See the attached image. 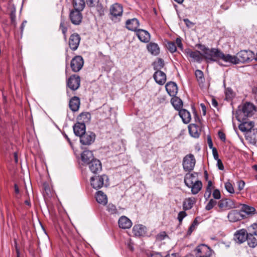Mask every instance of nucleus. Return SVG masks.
<instances>
[{"label": "nucleus", "mask_w": 257, "mask_h": 257, "mask_svg": "<svg viewBox=\"0 0 257 257\" xmlns=\"http://www.w3.org/2000/svg\"><path fill=\"white\" fill-rule=\"evenodd\" d=\"M256 111L255 105L250 102L240 104L236 110L235 116L238 120L246 119L251 117Z\"/></svg>", "instance_id": "nucleus-1"}, {"label": "nucleus", "mask_w": 257, "mask_h": 257, "mask_svg": "<svg viewBox=\"0 0 257 257\" xmlns=\"http://www.w3.org/2000/svg\"><path fill=\"white\" fill-rule=\"evenodd\" d=\"M74 134L80 138V143L84 145H90L95 139V134L86 130H73Z\"/></svg>", "instance_id": "nucleus-2"}, {"label": "nucleus", "mask_w": 257, "mask_h": 257, "mask_svg": "<svg viewBox=\"0 0 257 257\" xmlns=\"http://www.w3.org/2000/svg\"><path fill=\"white\" fill-rule=\"evenodd\" d=\"M213 252V250L207 245L200 244L186 257H210Z\"/></svg>", "instance_id": "nucleus-3"}, {"label": "nucleus", "mask_w": 257, "mask_h": 257, "mask_svg": "<svg viewBox=\"0 0 257 257\" xmlns=\"http://www.w3.org/2000/svg\"><path fill=\"white\" fill-rule=\"evenodd\" d=\"M196 47L203 52V53L202 54L203 58L206 60L207 62L216 61L214 57L218 48L209 49L205 45L201 44H196Z\"/></svg>", "instance_id": "nucleus-4"}, {"label": "nucleus", "mask_w": 257, "mask_h": 257, "mask_svg": "<svg viewBox=\"0 0 257 257\" xmlns=\"http://www.w3.org/2000/svg\"><path fill=\"white\" fill-rule=\"evenodd\" d=\"M214 58L216 59V61L218 63L222 66V64H220L219 60H222L225 62H228L233 64H238V59L236 56H232L230 54H224L220 50L218 49L216 50V53L215 54Z\"/></svg>", "instance_id": "nucleus-5"}, {"label": "nucleus", "mask_w": 257, "mask_h": 257, "mask_svg": "<svg viewBox=\"0 0 257 257\" xmlns=\"http://www.w3.org/2000/svg\"><path fill=\"white\" fill-rule=\"evenodd\" d=\"M109 18L115 23L120 21L119 17L122 16L123 7L121 5L115 3L111 5L109 10Z\"/></svg>", "instance_id": "nucleus-6"}, {"label": "nucleus", "mask_w": 257, "mask_h": 257, "mask_svg": "<svg viewBox=\"0 0 257 257\" xmlns=\"http://www.w3.org/2000/svg\"><path fill=\"white\" fill-rule=\"evenodd\" d=\"M91 114L87 112L81 113L77 118V123L74 124L73 128H86V124L89 123Z\"/></svg>", "instance_id": "nucleus-7"}, {"label": "nucleus", "mask_w": 257, "mask_h": 257, "mask_svg": "<svg viewBox=\"0 0 257 257\" xmlns=\"http://www.w3.org/2000/svg\"><path fill=\"white\" fill-rule=\"evenodd\" d=\"M196 160L192 154L186 155L183 159V168L185 172H191L194 168Z\"/></svg>", "instance_id": "nucleus-8"}, {"label": "nucleus", "mask_w": 257, "mask_h": 257, "mask_svg": "<svg viewBox=\"0 0 257 257\" xmlns=\"http://www.w3.org/2000/svg\"><path fill=\"white\" fill-rule=\"evenodd\" d=\"M238 64L251 62L254 58V53L250 50H241L237 54Z\"/></svg>", "instance_id": "nucleus-9"}, {"label": "nucleus", "mask_w": 257, "mask_h": 257, "mask_svg": "<svg viewBox=\"0 0 257 257\" xmlns=\"http://www.w3.org/2000/svg\"><path fill=\"white\" fill-rule=\"evenodd\" d=\"M219 210H217L219 212L224 210H229L236 207L235 202L229 198H222L217 203Z\"/></svg>", "instance_id": "nucleus-10"}, {"label": "nucleus", "mask_w": 257, "mask_h": 257, "mask_svg": "<svg viewBox=\"0 0 257 257\" xmlns=\"http://www.w3.org/2000/svg\"><path fill=\"white\" fill-rule=\"evenodd\" d=\"M105 179L108 180V176L105 174L92 176L90 179L91 186L93 188L98 190L103 187Z\"/></svg>", "instance_id": "nucleus-11"}, {"label": "nucleus", "mask_w": 257, "mask_h": 257, "mask_svg": "<svg viewBox=\"0 0 257 257\" xmlns=\"http://www.w3.org/2000/svg\"><path fill=\"white\" fill-rule=\"evenodd\" d=\"M244 136L249 144L256 145L257 143V130H239Z\"/></svg>", "instance_id": "nucleus-12"}, {"label": "nucleus", "mask_w": 257, "mask_h": 257, "mask_svg": "<svg viewBox=\"0 0 257 257\" xmlns=\"http://www.w3.org/2000/svg\"><path fill=\"white\" fill-rule=\"evenodd\" d=\"M84 60L82 56L77 55L75 56L71 61L70 67L74 72H79L82 68Z\"/></svg>", "instance_id": "nucleus-13"}, {"label": "nucleus", "mask_w": 257, "mask_h": 257, "mask_svg": "<svg viewBox=\"0 0 257 257\" xmlns=\"http://www.w3.org/2000/svg\"><path fill=\"white\" fill-rule=\"evenodd\" d=\"M81 11L72 9L70 10L69 18L71 22L75 25H80L82 20V14Z\"/></svg>", "instance_id": "nucleus-14"}, {"label": "nucleus", "mask_w": 257, "mask_h": 257, "mask_svg": "<svg viewBox=\"0 0 257 257\" xmlns=\"http://www.w3.org/2000/svg\"><path fill=\"white\" fill-rule=\"evenodd\" d=\"M80 84V77L76 74L72 75L67 80V86L72 90L78 89Z\"/></svg>", "instance_id": "nucleus-15"}, {"label": "nucleus", "mask_w": 257, "mask_h": 257, "mask_svg": "<svg viewBox=\"0 0 257 257\" xmlns=\"http://www.w3.org/2000/svg\"><path fill=\"white\" fill-rule=\"evenodd\" d=\"M184 53L186 56L191 58L193 61L198 63H200L204 58L203 54L198 50L193 51L190 49L187 48L184 50Z\"/></svg>", "instance_id": "nucleus-16"}, {"label": "nucleus", "mask_w": 257, "mask_h": 257, "mask_svg": "<svg viewBox=\"0 0 257 257\" xmlns=\"http://www.w3.org/2000/svg\"><path fill=\"white\" fill-rule=\"evenodd\" d=\"M81 40L80 35L74 33L71 34L69 39V48L73 51H75L77 49Z\"/></svg>", "instance_id": "nucleus-17"}, {"label": "nucleus", "mask_w": 257, "mask_h": 257, "mask_svg": "<svg viewBox=\"0 0 257 257\" xmlns=\"http://www.w3.org/2000/svg\"><path fill=\"white\" fill-rule=\"evenodd\" d=\"M248 232L245 229H241L237 230L233 237L234 241L239 244H241L246 241L247 238Z\"/></svg>", "instance_id": "nucleus-18"}, {"label": "nucleus", "mask_w": 257, "mask_h": 257, "mask_svg": "<svg viewBox=\"0 0 257 257\" xmlns=\"http://www.w3.org/2000/svg\"><path fill=\"white\" fill-rule=\"evenodd\" d=\"M89 170L93 174H98L102 170V164L100 161L94 158L88 165Z\"/></svg>", "instance_id": "nucleus-19"}, {"label": "nucleus", "mask_w": 257, "mask_h": 257, "mask_svg": "<svg viewBox=\"0 0 257 257\" xmlns=\"http://www.w3.org/2000/svg\"><path fill=\"white\" fill-rule=\"evenodd\" d=\"M94 158L93 152L91 151L84 150L81 154V160L83 162V165H88Z\"/></svg>", "instance_id": "nucleus-20"}, {"label": "nucleus", "mask_w": 257, "mask_h": 257, "mask_svg": "<svg viewBox=\"0 0 257 257\" xmlns=\"http://www.w3.org/2000/svg\"><path fill=\"white\" fill-rule=\"evenodd\" d=\"M189 186H187L189 188H191V193L192 194H197L202 188V183L200 180L196 181L193 182L192 180L189 181L188 182Z\"/></svg>", "instance_id": "nucleus-21"}, {"label": "nucleus", "mask_w": 257, "mask_h": 257, "mask_svg": "<svg viewBox=\"0 0 257 257\" xmlns=\"http://www.w3.org/2000/svg\"><path fill=\"white\" fill-rule=\"evenodd\" d=\"M153 78L156 82L160 85H164L167 80L166 74L162 71H155Z\"/></svg>", "instance_id": "nucleus-22"}, {"label": "nucleus", "mask_w": 257, "mask_h": 257, "mask_svg": "<svg viewBox=\"0 0 257 257\" xmlns=\"http://www.w3.org/2000/svg\"><path fill=\"white\" fill-rule=\"evenodd\" d=\"M166 90L170 96H175L178 92L177 84L173 81L167 82L165 85Z\"/></svg>", "instance_id": "nucleus-23"}, {"label": "nucleus", "mask_w": 257, "mask_h": 257, "mask_svg": "<svg viewBox=\"0 0 257 257\" xmlns=\"http://www.w3.org/2000/svg\"><path fill=\"white\" fill-rule=\"evenodd\" d=\"M140 26L139 20L137 18L128 19L125 22V27L128 30L137 32L139 30L138 28Z\"/></svg>", "instance_id": "nucleus-24"}, {"label": "nucleus", "mask_w": 257, "mask_h": 257, "mask_svg": "<svg viewBox=\"0 0 257 257\" xmlns=\"http://www.w3.org/2000/svg\"><path fill=\"white\" fill-rule=\"evenodd\" d=\"M133 233L135 236H144L146 235L147 228L142 224H136L133 228Z\"/></svg>", "instance_id": "nucleus-25"}, {"label": "nucleus", "mask_w": 257, "mask_h": 257, "mask_svg": "<svg viewBox=\"0 0 257 257\" xmlns=\"http://www.w3.org/2000/svg\"><path fill=\"white\" fill-rule=\"evenodd\" d=\"M244 216L245 215L236 210H233L229 212L227 216L229 220L233 222H236L243 218Z\"/></svg>", "instance_id": "nucleus-26"}, {"label": "nucleus", "mask_w": 257, "mask_h": 257, "mask_svg": "<svg viewBox=\"0 0 257 257\" xmlns=\"http://www.w3.org/2000/svg\"><path fill=\"white\" fill-rule=\"evenodd\" d=\"M136 35L139 40L142 42L148 43L150 40V34L145 30L139 29L136 32Z\"/></svg>", "instance_id": "nucleus-27"}, {"label": "nucleus", "mask_w": 257, "mask_h": 257, "mask_svg": "<svg viewBox=\"0 0 257 257\" xmlns=\"http://www.w3.org/2000/svg\"><path fill=\"white\" fill-rule=\"evenodd\" d=\"M118 223L119 227L122 229L130 228L132 225L131 220L125 216L119 218Z\"/></svg>", "instance_id": "nucleus-28"}, {"label": "nucleus", "mask_w": 257, "mask_h": 257, "mask_svg": "<svg viewBox=\"0 0 257 257\" xmlns=\"http://www.w3.org/2000/svg\"><path fill=\"white\" fill-rule=\"evenodd\" d=\"M193 113L195 123L190 124L189 125H188V128H191L192 126L195 127V128L204 127V125H203L202 124V122L201 121V118L198 115L197 112H196V111L195 110V109H194V110H193Z\"/></svg>", "instance_id": "nucleus-29"}, {"label": "nucleus", "mask_w": 257, "mask_h": 257, "mask_svg": "<svg viewBox=\"0 0 257 257\" xmlns=\"http://www.w3.org/2000/svg\"><path fill=\"white\" fill-rule=\"evenodd\" d=\"M80 104V99L78 97L74 96L69 101V107L73 111L78 110Z\"/></svg>", "instance_id": "nucleus-30"}, {"label": "nucleus", "mask_w": 257, "mask_h": 257, "mask_svg": "<svg viewBox=\"0 0 257 257\" xmlns=\"http://www.w3.org/2000/svg\"><path fill=\"white\" fill-rule=\"evenodd\" d=\"M148 51L153 55L157 56L160 53V48L157 43L150 42L147 45Z\"/></svg>", "instance_id": "nucleus-31"}, {"label": "nucleus", "mask_w": 257, "mask_h": 257, "mask_svg": "<svg viewBox=\"0 0 257 257\" xmlns=\"http://www.w3.org/2000/svg\"><path fill=\"white\" fill-rule=\"evenodd\" d=\"M179 115L184 123L188 124L190 122L191 114L188 110L185 109H182L179 111Z\"/></svg>", "instance_id": "nucleus-32"}, {"label": "nucleus", "mask_w": 257, "mask_h": 257, "mask_svg": "<svg viewBox=\"0 0 257 257\" xmlns=\"http://www.w3.org/2000/svg\"><path fill=\"white\" fill-rule=\"evenodd\" d=\"M255 232H251L247 234V238L246 241L248 246L251 248H254L257 245V238L254 236L255 235Z\"/></svg>", "instance_id": "nucleus-33"}, {"label": "nucleus", "mask_w": 257, "mask_h": 257, "mask_svg": "<svg viewBox=\"0 0 257 257\" xmlns=\"http://www.w3.org/2000/svg\"><path fill=\"white\" fill-rule=\"evenodd\" d=\"M171 102L174 108L177 110L179 111L183 109V101L179 97L176 96H173L171 99Z\"/></svg>", "instance_id": "nucleus-34"}, {"label": "nucleus", "mask_w": 257, "mask_h": 257, "mask_svg": "<svg viewBox=\"0 0 257 257\" xmlns=\"http://www.w3.org/2000/svg\"><path fill=\"white\" fill-rule=\"evenodd\" d=\"M196 202V200L194 197H189L186 199L183 203V210L186 211L191 209Z\"/></svg>", "instance_id": "nucleus-35"}, {"label": "nucleus", "mask_w": 257, "mask_h": 257, "mask_svg": "<svg viewBox=\"0 0 257 257\" xmlns=\"http://www.w3.org/2000/svg\"><path fill=\"white\" fill-rule=\"evenodd\" d=\"M68 22H66L62 16L61 17V21L59 26V29L61 30L62 33L63 35L64 39L65 41H66L67 39V32L68 30L67 28Z\"/></svg>", "instance_id": "nucleus-36"}, {"label": "nucleus", "mask_w": 257, "mask_h": 257, "mask_svg": "<svg viewBox=\"0 0 257 257\" xmlns=\"http://www.w3.org/2000/svg\"><path fill=\"white\" fill-rule=\"evenodd\" d=\"M238 121L241 122L238 126V128H252L254 126V121L249 120L247 118Z\"/></svg>", "instance_id": "nucleus-37"}, {"label": "nucleus", "mask_w": 257, "mask_h": 257, "mask_svg": "<svg viewBox=\"0 0 257 257\" xmlns=\"http://www.w3.org/2000/svg\"><path fill=\"white\" fill-rule=\"evenodd\" d=\"M152 66L155 71H161V69L165 66L164 60L161 58H157V59L152 63Z\"/></svg>", "instance_id": "nucleus-38"}, {"label": "nucleus", "mask_w": 257, "mask_h": 257, "mask_svg": "<svg viewBox=\"0 0 257 257\" xmlns=\"http://www.w3.org/2000/svg\"><path fill=\"white\" fill-rule=\"evenodd\" d=\"M96 200L98 203L104 205L107 202V196L102 191H97Z\"/></svg>", "instance_id": "nucleus-39"}, {"label": "nucleus", "mask_w": 257, "mask_h": 257, "mask_svg": "<svg viewBox=\"0 0 257 257\" xmlns=\"http://www.w3.org/2000/svg\"><path fill=\"white\" fill-rule=\"evenodd\" d=\"M255 211V209L251 206H248L246 204H242V207L241 208L239 212L241 213H244L245 214V217H246V215H251L254 213Z\"/></svg>", "instance_id": "nucleus-40"}, {"label": "nucleus", "mask_w": 257, "mask_h": 257, "mask_svg": "<svg viewBox=\"0 0 257 257\" xmlns=\"http://www.w3.org/2000/svg\"><path fill=\"white\" fill-rule=\"evenodd\" d=\"M73 10L82 11L85 6L84 0H73Z\"/></svg>", "instance_id": "nucleus-41"}, {"label": "nucleus", "mask_w": 257, "mask_h": 257, "mask_svg": "<svg viewBox=\"0 0 257 257\" xmlns=\"http://www.w3.org/2000/svg\"><path fill=\"white\" fill-rule=\"evenodd\" d=\"M195 75L199 86L203 85L205 82L203 72L201 70L197 69L195 72Z\"/></svg>", "instance_id": "nucleus-42"}, {"label": "nucleus", "mask_w": 257, "mask_h": 257, "mask_svg": "<svg viewBox=\"0 0 257 257\" xmlns=\"http://www.w3.org/2000/svg\"><path fill=\"white\" fill-rule=\"evenodd\" d=\"M106 211L110 215L118 214L119 212L115 205L111 203H109L106 205Z\"/></svg>", "instance_id": "nucleus-43"}, {"label": "nucleus", "mask_w": 257, "mask_h": 257, "mask_svg": "<svg viewBox=\"0 0 257 257\" xmlns=\"http://www.w3.org/2000/svg\"><path fill=\"white\" fill-rule=\"evenodd\" d=\"M95 9L98 14V17H102L104 15L105 8L101 3L98 2L95 5Z\"/></svg>", "instance_id": "nucleus-44"}, {"label": "nucleus", "mask_w": 257, "mask_h": 257, "mask_svg": "<svg viewBox=\"0 0 257 257\" xmlns=\"http://www.w3.org/2000/svg\"><path fill=\"white\" fill-rule=\"evenodd\" d=\"M190 173V172H188L184 176V182L186 186H189L188 182H189V181L192 180L193 178H195L196 176H197L198 174L197 172H193V173Z\"/></svg>", "instance_id": "nucleus-45"}, {"label": "nucleus", "mask_w": 257, "mask_h": 257, "mask_svg": "<svg viewBox=\"0 0 257 257\" xmlns=\"http://www.w3.org/2000/svg\"><path fill=\"white\" fill-rule=\"evenodd\" d=\"M165 45L170 53H174L177 51V47L174 42L169 41H166Z\"/></svg>", "instance_id": "nucleus-46"}, {"label": "nucleus", "mask_w": 257, "mask_h": 257, "mask_svg": "<svg viewBox=\"0 0 257 257\" xmlns=\"http://www.w3.org/2000/svg\"><path fill=\"white\" fill-rule=\"evenodd\" d=\"M200 218L199 216H197L194 219L188 229L187 235H190L191 234L192 232L194 230L195 227L199 224L197 219Z\"/></svg>", "instance_id": "nucleus-47"}, {"label": "nucleus", "mask_w": 257, "mask_h": 257, "mask_svg": "<svg viewBox=\"0 0 257 257\" xmlns=\"http://www.w3.org/2000/svg\"><path fill=\"white\" fill-rule=\"evenodd\" d=\"M225 97L226 99L231 100L235 96V93L232 89L228 87L225 89Z\"/></svg>", "instance_id": "nucleus-48"}, {"label": "nucleus", "mask_w": 257, "mask_h": 257, "mask_svg": "<svg viewBox=\"0 0 257 257\" xmlns=\"http://www.w3.org/2000/svg\"><path fill=\"white\" fill-rule=\"evenodd\" d=\"M16 11L15 9H14L11 10L10 14V19H11V23L15 28H16L17 26V23H16Z\"/></svg>", "instance_id": "nucleus-49"}, {"label": "nucleus", "mask_w": 257, "mask_h": 257, "mask_svg": "<svg viewBox=\"0 0 257 257\" xmlns=\"http://www.w3.org/2000/svg\"><path fill=\"white\" fill-rule=\"evenodd\" d=\"M218 202L213 199H211L205 206V209L207 211L210 210L217 204Z\"/></svg>", "instance_id": "nucleus-50"}, {"label": "nucleus", "mask_w": 257, "mask_h": 257, "mask_svg": "<svg viewBox=\"0 0 257 257\" xmlns=\"http://www.w3.org/2000/svg\"><path fill=\"white\" fill-rule=\"evenodd\" d=\"M202 130H188L189 134L195 138H198L200 136Z\"/></svg>", "instance_id": "nucleus-51"}, {"label": "nucleus", "mask_w": 257, "mask_h": 257, "mask_svg": "<svg viewBox=\"0 0 257 257\" xmlns=\"http://www.w3.org/2000/svg\"><path fill=\"white\" fill-rule=\"evenodd\" d=\"M187 215V213L185 212V210L184 211H180L178 214V217H177V219H178L179 220V226L181 225L182 223V220L183 219V218L186 217V216Z\"/></svg>", "instance_id": "nucleus-52"}, {"label": "nucleus", "mask_w": 257, "mask_h": 257, "mask_svg": "<svg viewBox=\"0 0 257 257\" xmlns=\"http://www.w3.org/2000/svg\"><path fill=\"white\" fill-rule=\"evenodd\" d=\"M225 188L226 190V191L231 193H234V188L232 185V184L229 182H227L225 183Z\"/></svg>", "instance_id": "nucleus-53"}, {"label": "nucleus", "mask_w": 257, "mask_h": 257, "mask_svg": "<svg viewBox=\"0 0 257 257\" xmlns=\"http://www.w3.org/2000/svg\"><path fill=\"white\" fill-rule=\"evenodd\" d=\"M166 236H168L166 232L165 231H161L156 235V238L157 240L161 241L164 239Z\"/></svg>", "instance_id": "nucleus-54"}, {"label": "nucleus", "mask_w": 257, "mask_h": 257, "mask_svg": "<svg viewBox=\"0 0 257 257\" xmlns=\"http://www.w3.org/2000/svg\"><path fill=\"white\" fill-rule=\"evenodd\" d=\"M213 197L214 199H220L221 198V193L219 189H215L212 193Z\"/></svg>", "instance_id": "nucleus-55"}, {"label": "nucleus", "mask_w": 257, "mask_h": 257, "mask_svg": "<svg viewBox=\"0 0 257 257\" xmlns=\"http://www.w3.org/2000/svg\"><path fill=\"white\" fill-rule=\"evenodd\" d=\"M100 0H86L88 7L91 8L94 7L96 3L99 2Z\"/></svg>", "instance_id": "nucleus-56"}, {"label": "nucleus", "mask_w": 257, "mask_h": 257, "mask_svg": "<svg viewBox=\"0 0 257 257\" xmlns=\"http://www.w3.org/2000/svg\"><path fill=\"white\" fill-rule=\"evenodd\" d=\"M176 44L179 49H180L181 51H183V45L182 43V39L181 37H179L176 38Z\"/></svg>", "instance_id": "nucleus-57"}, {"label": "nucleus", "mask_w": 257, "mask_h": 257, "mask_svg": "<svg viewBox=\"0 0 257 257\" xmlns=\"http://www.w3.org/2000/svg\"><path fill=\"white\" fill-rule=\"evenodd\" d=\"M248 233H251V232H255V235L257 236V223L252 224L248 229Z\"/></svg>", "instance_id": "nucleus-58"}, {"label": "nucleus", "mask_w": 257, "mask_h": 257, "mask_svg": "<svg viewBox=\"0 0 257 257\" xmlns=\"http://www.w3.org/2000/svg\"><path fill=\"white\" fill-rule=\"evenodd\" d=\"M218 135L219 138L223 142H225L226 141L225 134L221 131H219L218 132Z\"/></svg>", "instance_id": "nucleus-59"}, {"label": "nucleus", "mask_w": 257, "mask_h": 257, "mask_svg": "<svg viewBox=\"0 0 257 257\" xmlns=\"http://www.w3.org/2000/svg\"><path fill=\"white\" fill-rule=\"evenodd\" d=\"M183 21L185 23V24L186 25V27L188 28H191V27L194 25V24L193 22H191L188 19H184L183 20Z\"/></svg>", "instance_id": "nucleus-60"}, {"label": "nucleus", "mask_w": 257, "mask_h": 257, "mask_svg": "<svg viewBox=\"0 0 257 257\" xmlns=\"http://www.w3.org/2000/svg\"><path fill=\"white\" fill-rule=\"evenodd\" d=\"M207 143L208 144V146H209V148L211 149L214 148L215 147H213V142H212L210 135L207 136Z\"/></svg>", "instance_id": "nucleus-61"}, {"label": "nucleus", "mask_w": 257, "mask_h": 257, "mask_svg": "<svg viewBox=\"0 0 257 257\" xmlns=\"http://www.w3.org/2000/svg\"><path fill=\"white\" fill-rule=\"evenodd\" d=\"M237 184L238 189L239 190V191L242 190L243 189L245 185L244 181L243 180H239V181L237 182Z\"/></svg>", "instance_id": "nucleus-62"}, {"label": "nucleus", "mask_w": 257, "mask_h": 257, "mask_svg": "<svg viewBox=\"0 0 257 257\" xmlns=\"http://www.w3.org/2000/svg\"><path fill=\"white\" fill-rule=\"evenodd\" d=\"M217 161V165L218 168L221 171H223L224 169V165L222 162V161L220 159H218Z\"/></svg>", "instance_id": "nucleus-63"}, {"label": "nucleus", "mask_w": 257, "mask_h": 257, "mask_svg": "<svg viewBox=\"0 0 257 257\" xmlns=\"http://www.w3.org/2000/svg\"><path fill=\"white\" fill-rule=\"evenodd\" d=\"M212 154H213V156L214 159L215 160H217L218 159H220L219 158L218 154V152H217V150L216 148H214L213 149H212Z\"/></svg>", "instance_id": "nucleus-64"}]
</instances>
